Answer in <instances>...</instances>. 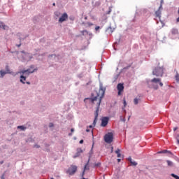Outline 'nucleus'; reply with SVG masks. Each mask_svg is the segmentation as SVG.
I'll return each mask as SVG.
<instances>
[{
    "label": "nucleus",
    "mask_w": 179,
    "mask_h": 179,
    "mask_svg": "<svg viewBox=\"0 0 179 179\" xmlns=\"http://www.w3.org/2000/svg\"><path fill=\"white\" fill-rule=\"evenodd\" d=\"M86 170H89V160L87 163L85 165L84 171L83 172V176H85V171H86Z\"/></svg>",
    "instance_id": "12"
},
{
    "label": "nucleus",
    "mask_w": 179,
    "mask_h": 179,
    "mask_svg": "<svg viewBox=\"0 0 179 179\" xmlns=\"http://www.w3.org/2000/svg\"><path fill=\"white\" fill-rule=\"evenodd\" d=\"M129 68H131V66H128L127 67H124V69H129Z\"/></svg>",
    "instance_id": "32"
},
{
    "label": "nucleus",
    "mask_w": 179,
    "mask_h": 179,
    "mask_svg": "<svg viewBox=\"0 0 179 179\" xmlns=\"http://www.w3.org/2000/svg\"><path fill=\"white\" fill-rule=\"evenodd\" d=\"M83 36H86V34H89V32L86 30H84L83 31H81Z\"/></svg>",
    "instance_id": "23"
},
{
    "label": "nucleus",
    "mask_w": 179,
    "mask_h": 179,
    "mask_svg": "<svg viewBox=\"0 0 179 179\" xmlns=\"http://www.w3.org/2000/svg\"><path fill=\"white\" fill-rule=\"evenodd\" d=\"M177 129H178V127H174V128H173V131H177Z\"/></svg>",
    "instance_id": "34"
},
{
    "label": "nucleus",
    "mask_w": 179,
    "mask_h": 179,
    "mask_svg": "<svg viewBox=\"0 0 179 179\" xmlns=\"http://www.w3.org/2000/svg\"><path fill=\"white\" fill-rule=\"evenodd\" d=\"M175 78H176V80L178 83H179V74H178V73H176Z\"/></svg>",
    "instance_id": "24"
},
{
    "label": "nucleus",
    "mask_w": 179,
    "mask_h": 179,
    "mask_svg": "<svg viewBox=\"0 0 179 179\" xmlns=\"http://www.w3.org/2000/svg\"><path fill=\"white\" fill-rule=\"evenodd\" d=\"M6 73H10V74L12 73V72L9 69V66H6Z\"/></svg>",
    "instance_id": "19"
},
{
    "label": "nucleus",
    "mask_w": 179,
    "mask_h": 179,
    "mask_svg": "<svg viewBox=\"0 0 179 179\" xmlns=\"http://www.w3.org/2000/svg\"><path fill=\"white\" fill-rule=\"evenodd\" d=\"M77 153L76 154V155H74L73 157V159H76V157H79L80 156V154L82 153V149H78L77 150Z\"/></svg>",
    "instance_id": "11"
},
{
    "label": "nucleus",
    "mask_w": 179,
    "mask_h": 179,
    "mask_svg": "<svg viewBox=\"0 0 179 179\" xmlns=\"http://www.w3.org/2000/svg\"><path fill=\"white\" fill-rule=\"evenodd\" d=\"M158 153H169V155H172V153L170 151L167 150H164L161 152H159Z\"/></svg>",
    "instance_id": "17"
},
{
    "label": "nucleus",
    "mask_w": 179,
    "mask_h": 179,
    "mask_svg": "<svg viewBox=\"0 0 179 179\" xmlns=\"http://www.w3.org/2000/svg\"><path fill=\"white\" fill-rule=\"evenodd\" d=\"M163 0L161 1V5L158 9L157 11L155 12V16L156 17H158L160 20L161 17H162V9H163Z\"/></svg>",
    "instance_id": "6"
},
{
    "label": "nucleus",
    "mask_w": 179,
    "mask_h": 179,
    "mask_svg": "<svg viewBox=\"0 0 179 179\" xmlns=\"http://www.w3.org/2000/svg\"><path fill=\"white\" fill-rule=\"evenodd\" d=\"M153 87L155 89V90H157V89H159V86H157V85H155Z\"/></svg>",
    "instance_id": "30"
},
{
    "label": "nucleus",
    "mask_w": 179,
    "mask_h": 179,
    "mask_svg": "<svg viewBox=\"0 0 179 179\" xmlns=\"http://www.w3.org/2000/svg\"><path fill=\"white\" fill-rule=\"evenodd\" d=\"M166 163H167V164H168V166H169V167H173V162H171V161H170V160H167V161H166Z\"/></svg>",
    "instance_id": "18"
},
{
    "label": "nucleus",
    "mask_w": 179,
    "mask_h": 179,
    "mask_svg": "<svg viewBox=\"0 0 179 179\" xmlns=\"http://www.w3.org/2000/svg\"><path fill=\"white\" fill-rule=\"evenodd\" d=\"M106 31L108 32L109 34H113L114 30L113 29V28H111V27H109L107 28Z\"/></svg>",
    "instance_id": "13"
},
{
    "label": "nucleus",
    "mask_w": 179,
    "mask_h": 179,
    "mask_svg": "<svg viewBox=\"0 0 179 179\" xmlns=\"http://www.w3.org/2000/svg\"><path fill=\"white\" fill-rule=\"evenodd\" d=\"M49 127H50V128H52V127H54V124L50 123Z\"/></svg>",
    "instance_id": "28"
},
{
    "label": "nucleus",
    "mask_w": 179,
    "mask_h": 179,
    "mask_svg": "<svg viewBox=\"0 0 179 179\" xmlns=\"http://www.w3.org/2000/svg\"><path fill=\"white\" fill-rule=\"evenodd\" d=\"M88 99H85V101L87 100Z\"/></svg>",
    "instance_id": "49"
},
{
    "label": "nucleus",
    "mask_w": 179,
    "mask_h": 179,
    "mask_svg": "<svg viewBox=\"0 0 179 179\" xmlns=\"http://www.w3.org/2000/svg\"><path fill=\"white\" fill-rule=\"evenodd\" d=\"M67 19H68V14L66 13H64L62 14L61 17L59 19V22L62 23L63 22L66 21Z\"/></svg>",
    "instance_id": "8"
},
{
    "label": "nucleus",
    "mask_w": 179,
    "mask_h": 179,
    "mask_svg": "<svg viewBox=\"0 0 179 179\" xmlns=\"http://www.w3.org/2000/svg\"><path fill=\"white\" fill-rule=\"evenodd\" d=\"M100 92H101L102 95L100 96V94H97V96L90 99V100H91L92 103H94V101H97L96 103V106L97 108L96 109L95 111V118L93 122L94 127V125H96V122H97V117H99V109L100 108V104L101 103V99H103V96H104V90H103V88H100Z\"/></svg>",
    "instance_id": "1"
},
{
    "label": "nucleus",
    "mask_w": 179,
    "mask_h": 179,
    "mask_svg": "<svg viewBox=\"0 0 179 179\" xmlns=\"http://www.w3.org/2000/svg\"><path fill=\"white\" fill-rule=\"evenodd\" d=\"M80 144L83 143V140H80Z\"/></svg>",
    "instance_id": "39"
},
{
    "label": "nucleus",
    "mask_w": 179,
    "mask_h": 179,
    "mask_svg": "<svg viewBox=\"0 0 179 179\" xmlns=\"http://www.w3.org/2000/svg\"><path fill=\"white\" fill-rule=\"evenodd\" d=\"M114 138V134L111 132L108 133L104 136V141L106 143H111Z\"/></svg>",
    "instance_id": "2"
},
{
    "label": "nucleus",
    "mask_w": 179,
    "mask_h": 179,
    "mask_svg": "<svg viewBox=\"0 0 179 179\" xmlns=\"http://www.w3.org/2000/svg\"><path fill=\"white\" fill-rule=\"evenodd\" d=\"M6 27V25H5L3 22H0V29H3V30H5Z\"/></svg>",
    "instance_id": "16"
},
{
    "label": "nucleus",
    "mask_w": 179,
    "mask_h": 179,
    "mask_svg": "<svg viewBox=\"0 0 179 179\" xmlns=\"http://www.w3.org/2000/svg\"><path fill=\"white\" fill-rule=\"evenodd\" d=\"M121 150L117 148V150H115V153L116 155H117V157H121V153H120Z\"/></svg>",
    "instance_id": "15"
},
{
    "label": "nucleus",
    "mask_w": 179,
    "mask_h": 179,
    "mask_svg": "<svg viewBox=\"0 0 179 179\" xmlns=\"http://www.w3.org/2000/svg\"><path fill=\"white\" fill-rule=\"evenodd\" d=\"M1 179H5V176H4V175H3V176H1Z\"/></svg>",
    "instance_id": "40"
},
{
    "label": "nucleus",
    "mask_w": 179,
    "mask_h": 179,
    "mask_svg": "<svg viewBox=\"0 0 179 179\" xmlns=\"http://www.w3.org/2000/svg\"><path fill=\"white\" fill-rule=\"evenodd\" d=\"M26 80V76H20V82L23 84H25L24 81Z\"/></svg>",
    "instance_id": "14"
},
{
    "label": "nucleus",
    "mask_w": 179,
    "mask_h": 179,
    "mask_svg": "<svg viewBox=\"0 0 179 179\" xmlns=\"http://www.w3.org/2000/svg\"><path fill=\"white\" fill-rule=\"evenodd\" d=\"M99 166H100V163L95 164V166H96V167H99Z\"/></svg>",
    "instance_id": "33"
},
{
    "label": "nucleus",
    "mask_w": 179,
    "mask_h": 179,
    "mask_svg": "<svg viewBox=\"0 0 179 179\" xmlns=\"http://www.w3.org/2000/svg\"><path fill=\"white\" fill-rule=\"evenodd\" d=\"M176 139H177L178 143L179 144V134L177 136Z\"/></svg>",
    "instance_id": "29"
},
{
    "label": "nucleus",
    "mask_w": 179,
    "mask_h": 179,
    "mask_svg": "<svg viewBox=\"0 0 179 179\" xmlns=\"http://www.w3.org/2000/svg\"><path fill=\"white\" fill-rule=\"evenodd\" d=\"M2 163H3V162H1V164H2Z\"/></svg>",
    "instance_id": "48"
},
{
    "label": "nucleus",
    "mask_w": 179,
    "mask_h": 179,
    "mask_svg": "<svg viewBox=\"0 0 179 179\" xmlns=\"http://www.w3.org/2000/svg\"><path fill=\"white\" fill-rule=\"evenodd\" d=\"M17 129H22V131H24V129H26V127L24 126H17Z\"/></svg>",
    "instance_id": "21"
},
{
    "label": "nucleus",
    "mask_w": 179,
    "mask_h": 179,
    "mask_svg": "<svg viewBox=\"0 0 179 179\" xmlns=\"http://www.w3.org/2000/svg\"><path fill=\"white\" fill-rule=\"evenodd\" d=\"M34 71H36V69H34V66L32 65L30 66V69L23 70L22 73V75H27L28 76V75H30V73H33Z\"/></svg>",
    "instance_id": "4"
},
{
    "label": "nucleus",
    "mask_w": 179,
    "mask_h": 179,
    "mask_svg": "<svg viewBox=\"0 0 179 179\" xmlns=\"http://www.w3.org/2000/svg\"><path fill=\"white\" fill-rule=\"evenodd\" d=\"M89 128H93V126L92 125H90Z\"/></svg>",
    "instance_id": "45"
},
{
    "label": "nucleus",
    "mask_w": 179,
    "mask_h": 179,
    "mask_svg": "<svg viewBox=\"0 0 179 179\" xmlns=\"http://www.w3.org/2000/svg\"><path fill=\"white\" fill-rule=\"evenodd\" d=\"M0 73H1V78H3L5 76V75H6L7 73L6 71L1 70Z\"/></svg>",
    "instance_id": "20"
},
{
    "label": "nucleus",
    "mask_w": 179,
    "mask_h": 179,
    "mask_svg": "<svg viewBox=\"0 0 179 179\" xmlns=\"http://www.w3.org/2000/svg\"><path fill=\"white\" fill-rule=\"evenodd\" d=\"M20 45H22V44H19V45H17V47H20Z\"/></svg>",
    "instance_id": "44"
},
{
    "label": "nucleus",
    "mask_w": 179,
    "mask_h": 179,
    "mask_svg": "<svg viewBox=\"0 0 179 179\" xmlns=\"http://www.w3.org/2000/svg\"><path fill=\"white\" fill-rule=\"evenodd\" d=\"M117 162L120 163V162H121V159H117Z\"/></svg>",
    "instance_id": "43"
},
{
    "label": "nucleus",
    "mask_w": 179,
    "mask_h": 179,
    "mask_svg": "<svg viewBox=\"0 0 179 179\" xmlns=\"http://www.w3.org/2000/svg\"><path fill=\"white\" fill-rule=\"evenodd\" d=\"M108 117H105L103 118H102L101 120V127H107V124H108Z\"/></svg>",
    "instance_id": "10"
},
{
    "label": "nucleus",
    "mask_w": 179,
    "mask_h": 179,
    "mask_svg": "<svg viewBox=\"0 0 179 179\" xmlns=\"http://www.w3.org/2000/svg\"><path fill=\"white\" fill-rule=\"evenodd\" d=\"M86 132H90V129H89L87 128Z\"/></svg>",
    "instance_id": "37"
},
{
    "label": "nucleus",
    "mask_w": 179,
    "mask_h": 179,
    "mask_svg": "<svg viewBox=\"0 0 179 179\" xmlns=\"http://www.w3.org/2000/svg\"><path fill=\"white\" fill-rule=\"evenodd\" d=\"M27 85H30V82H27Z\"/></svg>",
    "instance_id": "46"
},
{
    "label": "nucleus",
    "mask_w": 179,
    "mask_h": 179,
    "mask_svg": "<svg viewBox=\"0 0 179 179\" xmlns=\"http://www.w3.org/2000/svg\"><path fill=\"white\" fill-rule=\"evenodd\" d=\"M131 164L132 165V166H138V163H136V162H134V161H131Z\"/></svg>",
    "instance_id": "25"
},
{
    "label": "nucleus",
    "mask_w": 179,
    "mask_h": 179,
    "mask_svg": "<svg viewBox=\"0 0 179 179\" xmlns=\"http://www.w3.org/2000/svg\"><path fill=\"white\" fill-rule=\"evenodd\" d=\"M76 171H78V166L75 165H71L68 170V173L70 176H73Z\"/></svg>",
    "instance_id": "5"
},
{
    "label": "nucleus",
    "mask_w": 179,
    "mask_h": 179,
    "mask_svg": "<svg viewBox=\"0 0 179 179\" xmlns=\"http://www.w3.org/2000/svg\"><path fill=\"white\" fill-rule=\"evenodd\" d=\"M138 99H134V104H138Z\"/></svg>",
    "instance_id": "27"
},
{
    "label": "nucleus",
    "mask_w": 179,
    "mask_h": 179,
    "mask_svg": "<svg viewBox=\"0 0 179 179\" xmlns=\"http://www.w3.org/2000/svg\"><path fill=\"white\" fill-rule=\"evenodd\" d=\"M113 150H114V147H111V153H113Z\"/></svg>",
    "instance_id": "38"
},
{
    "label": "nucleus",
    "mask_w": 179,
    "mask_h": 179,
    "mask_svg": "<svg viewBox=\"0 0 179 179\" xmlns=\"http://www.w3.org/2000/svg\"><path fill=\"white\" fill-rule=\"evenodd\" d=\"M117 89L118 90V96H121V93L124 92V84H122V83L117 84Z\"/></svg>",
    "instance_id": "7"
},
{
    "label": "nucleus",
    "mask_w": 179,
    "mask_h": 179,
    "mask_svg": "<svg viewBox=\"0 0 179 179\" xmlns=\"http://www.w3.org/2000/svg\"><path fill=\"white\" fill-rule=\"evenodd\" d=\"M35 148H37V149H38V148H40V145H35Z\"/></svg>",
    "instance_id": "42"
},
{
    "label": "nucleus",
    "mask_w": 179,
    "mask_h": 179,
    "mask_svg": "<svg viewBox=\"0 0 179 179\" xmlns=\"http://www.w3.org/2000/svg\"><path fill=\"white\" fill-rule=\"evenodd\" d=\"M99 29H100V27H99V26L96 27H95L96 31H97V30H99Z\"/></svg>",
    "instance_id": "31"
},
{
    "label": "nucleus",
    "mask_w": 179,
    "mask_h": 179,
    "mask_svg": "<svg viewBox=\"0 0 179 179\" xmlns=\"http://www.w3.org/2000/svg\"><path fill=\"white\" fill-rule=\"evenodd\" d=\"M74 131H75V129H71V132H74Z\"/></svg>",
    "instance_id": "41"
},
{
    "label": "nucleus",
    "mask_w": 179,
    "mask_h": 179,
    "mask_svg": "<svg viewBox=\"0 0 179 179\" xmlns=\"http://www.w3.org/2000/svg\"><path fill=\"white\" fill-rule=\"evenodd\" d=\"M128 160H129V161H130V163H131V162H132V158L129 157V158H128Z\"/></svg>",
    "instance_id": "36"
},
{
    "label": "nucleus",
    "mask_w": 179,
    "mask_h": 179,
    "mask_svg": "<svg viewBox=\"0 0 179 179\" xmlns=\"http://www.w3.org/2000/svg\"><path fill=\"white\" fill-rule=\"evenodd\" d=\"M53 6H55V3H53Z\"/></svg>",
    "instance_id": "47"
},
{
    "label": "nucleus",
    "mask_w": 179,
    "mask_h": 179,
    "mask_svg": "<svg viewBox=\"0 0 179 179\" xmlns=\"http://www.w3.org/2000/svg\"><path fill=\"white\" fill-rule=\"evenodd\" d=\"M152 83H159V86H161V87H163V83H162V79L160 78H153L152 80H151Z\"/></svg>",
    "instance_id": "9"
},
{
    "label": "nucleus",
    "mask_w": 179,
    "mask_h": 179,
    "mask_svg": "<svg viewBox=\"0 0 179 179\" xmlns=\"http://www.w3.org/2000/svg\"><path fill=\"white\" fill-rule=\"evenodd\" d=\"M88 26H93V23L89 22V23H88Z\"/></svg>",
    "instance_id": "35"
},
{
    "label": "nucleus",
    "mask_w": 179,
    "mask_h": 179,
    "mask_svg": "<svg viewBox=\"0 0 179 179\" xmlns=\"http://www.w3.org/2000/svg\"><path fill=\"white\" fill-rule=\"evenodd\" d=\"M152 74L155 76H163V68L157 67L155 68L153 71Z\"/></svg>",
    "instance_id": "3"
},
{
    "label": "nucleus",
    "mask_w": 179,
    "mask_h": 179,
    "mask_svg": "<svg viewBox=\"0 0 179 179\" xmlns=\"http://www.w3.org/2000/svg\"><path fill=\"white\" fill-rule=\"evenodd\" d=\"M69 135H72V134H69Z\"/></svg>",
    "instance_id": "50"
},
{
    "label": "nucleus",
    "mask_w": 179,
    "mask_h": 179,
    "mask_svg": "<svg viewBox=\"0 0 179 179\" xmlns=\"http://www.w3.org/2000/svg\"><path fill=\"white\" fill-rule=\"evenodd\" d=\"M171 177H173V178L179 179V176L174 173H171Z\"/></svg>",
    "instance_id": "22"
},
{
    "label": "nucleus",
    "mask_w": 179,
    "mask_h": 179,
    "mask_svg": "<svg viewBox=\"0 0 179 179\" xmlns=\"http://www.w3.org/2000/svg\"><path fill=\"white\" fill-rule=\"evenodd\" d=\"M123 101L124 107H127V101L125 100V98H124Z\"/></svg>",
    "instance_id": "26"
}]
</instances>
